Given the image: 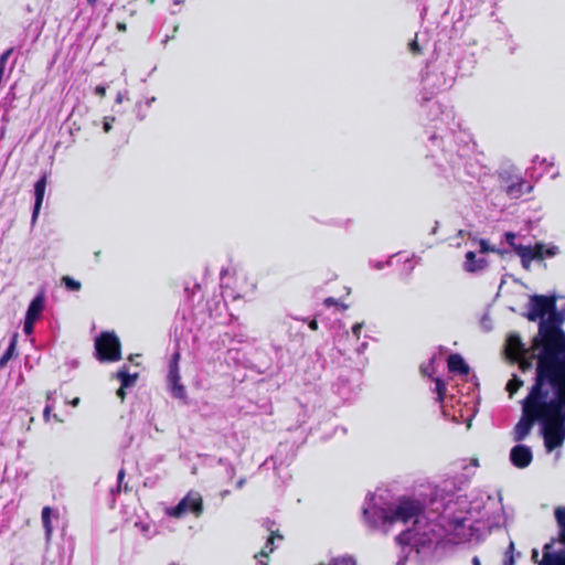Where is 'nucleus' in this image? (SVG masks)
<instances>
[{"instance_id": "obj_1", "label": "nucleus", "mask_w": 565, "mask_h": 565, "mask_svg": "<svg viewBox=\"0 0 565 565\" xmlns=\"http://www.w3.org/2000/svg\"><path fill=\"white\" fill-rule=\"evenodd\" d=\"M545 356L536 365L535 381L522 402V418L513 429L515 441L524 440L534 423L541 425V434L547 452L565 441V372Z\"/></svg>"}, {"instance_id": "obj_2", "label": "nucleus", "mask_w": 565, "mask_h": 565, "mask_svg": "<svg viewBox=\"0 0 565 565\" xmlns=\"http://www.w3.org/2000/svg\"><path fill=\"white\" fill-rule=\"evenodd\" d=\"M364 524L373 530L387 534L397 523L413 521V526L396 536V542L403 547V553L415 551L419 554L435 542L437 535L434 526L423 514L418 501L401 499L397 502H386L382 494H372L363 505Z\"/></svg>"}, {"instance_id": "obj_3", "label": "nucleus", "mask_w": 565, "mask_h": 565, "mask_svg": "<svg viewBox=\"0 0 565 565\" xmlns=\"http://www.w3.org/2000/svg\"><path fill=\"white\" fill-rule=\"evenodd\" d=\"M541 334L543 349L539 358V363H541L545 356H551L555 365L565 373V332L550 327L544 322L541 326Z\"/></svg>"}, {"instance_id": "obj_4", "label": "nucleus", "mask_w": 565, "mask_h": 565, "mask_svg": "<svg viewBox=\"0 0 565 565\" xmlns=\"http://www.w3.org/2000/svg\"><path fill=\"white\" fill-rule=\"evenodd\" d=\"M456 79V70L451 63L440 64L433 71L423 75L422 82L426 89L431 93L435 90H446L450 88Z\"/></svg>"}, {"instance_id": "obj_5", "label": "nucleus", "mask_w": 565, "mask_h": 565, "mask_svg": "<svg viewBox=\"0 0 565 565\" xmlns=\"http://www.w3.org/2000/svg\"><path fill=\"white\" fill-rule=\"evenodd\" d=\"M203 511L202 495L196 491H190L175 507L164 509L167 515L180 519L186 513H193L195 516L201 515Z\"/></svg>"}, {"instance_id": "obj_6", "label": "nucleus", "mask_w": 565, "mask_h": 565, "mask_svg": "<svg viewBox=\"0 0 565 565\" xmlns=\"http://www.w3.org/2000/svg\"><path fill=\"white\" fill-rule=\"evenodd\" d=\"M507 350L511 359L515 360L520 364V369L524 372L532 367V359H537V353L530 354L529 349L522 342L521 338L516 333H511L507 340Z\"/></svg>"}, {"instance_id": "obj_7", "label": "nucleus", "mask_w": 565, "mask_h": 565, "mask_svg": "<svg viewBox=\"0 0 565 565\" xmlns=\"http://www.w3.org/2000/svg\"><path fill=\"white\" fill-rule=\"evenodd\" d=\"M95 349L102 361H117L120 359V343L115 333H102L95 341Z\"/></svg>"}, {"instance_id": "obj_8", "label": "nucleus", "mask_w": 565, "mask_h": 565, "mask_svg": "<svg viewBox=\"0 0 565 565\" xmlns=\"http://www.w3.org/2000/svg\"><path fill=\"white\" fill-rule=\"evenodd\" d=\"M555 297H547L541 295H534L530 298L529 301V311L526 313V318L530 321H542L546 320L545 316L550 310L555 309Z\"/></svg>"}, {"instance_id": "obj_9", "label": "nucleus", "mask_w": 565, "mask_h": 565, "mask_svg": "<svg viewBox=\"0 0 565 565\" xmlns=\"http://www.w3.org/2000/svg\"><path fill=\"white\" fill-rule=\"evenodd\" d=\"M500 188L510 199H519L532 190V186L522 177L505 174H500Z\"/></svg>"}, {"instance_id": "obj_10", "label": "nucleus", "mask_w": 565, "mask_h": 565, "mask_svg": "<svg viewBox=\"0 0 565 565\" xmlns=\"http://www.w3.org/2000/svg\"><path fill=\"white\" fill-rule=\"evenodd\" d=\"M554 541L547 543L543 547V557L539 561V551L536 548L532 550V559L539 565H565V547H562L558 551L553 548Z\"/></svg>"}, {"instance_id": "obj_11", "label": "nucleus", "mask_w": 565, "mask_h": 565, "mask_svg": "<svg viewBox=\"0 0 565 565\" xmlns=\"http://www.w3.org/2000/svg\"><path fill=\"white\" fill-rule=\"evenodd\" d=\"M179 353L173 354L172 361L170 362L169 373L167 376L168 387L171 395L175 398L184 401L186 392L184 386L180 383V375L178 369Z\"/></svg>"}, {"instance_id": "obj_12", "label": "nucleus", "mask_w": 565, "mask_h": 565, "mask_svg": "<svg viewBox=\"0 0 565 565\" xmlns=\"http://www.w3.org/2000/svg\"><path fill=\"white\" fill-rule=\"evenodd\" d=\"M543 248L544 244H536L534 247L531 245H518L514 247V252L521 258L522 266L529 269L532 260L544 258Z\"/></svg>"}, {"instance_id": "obj_13", "label": "nucleus", "mask_w": 565, "mask_h": 565, "mask_svg": "<svg viewBox=\"0 0 565 565\" xmlns=\"http://www.w3.org/2000/svg\"><path fill=\"white\" fill-rule=\"evenodd\" d=\"M564 319H565L564 313L557 312L556 308H555V309L548 311V318L546 320L540 321L539 334L533 339V345H532V350L533 351H537V359L540 358V354H541L542 349H543V342H541V338H542L541 326H542V323L545 322L550 327H554V328H556L558 330H562L559 328V324L564 321ZM537 363H539V361L536 362V364Z\"/></svg>"}, {"instance_id": "obj_14", "label": "nucleus", "mask_w": 565, "mask_h": 565, "mask_svg": "<svg viewBox=\"0 0 565 565\" xmlns=\"http://www.w3.org/2000/svg\"><path fill=\"white\" fill-rule=\"evenodd\" d=\"M533 455L529 446L516 445L510 451V460L516 468L523 469L530 466Z\"/></svg>"}, {"instance_id": "obj_15", "label": "nucleus", "mask_w": 565, "mask_h": 565, "mask_svg": "<svg viewBox=\"0 0 565 565\" xmlns=\"http://www.w3.org/2000/svg\"><path fill=\"white\" fill-rule=\"evenodd\" d=\"M45 189H46V175H43L34 184L35 202H34V207H33V213H32L33 222L36 220L40 209L42 206L44 194H45Z\"/></svg>"}, {"instance_id": "obj_16", "label": "nucleus", "mask_w": 565, "mask_h": 565, "mask_svg": "<svg viewBox=\"0 0 565 565\" xmlns=\"http://www.w3.org/2000/svg\"><path fill=\"white\" fill-rule=\"evenodd\" d=\"M45 306V296L43 292H40L34 297V299L29 305V308L26 310L25 318L30 320L36 321L39 317L41 316L43 309Z\"/></svg>"}, {"instance_id": "obj_17", "label": "nucleus", "mask_w": 565, "mask_h": 565, "mask_svg": "<svg viewBox=\"0 0 565 565\" xmlns=\"http://www.w3.org/2000/svg\"><path fill=\"white\" fill-rule=\"evenodd\" d=\"M448 369L452 373H459L461 375H468L470 367L465 362L461 355L450 354L448 358Z\"/></svg>"}, {"instance_id": "obj_18", "label": "nucleus", "mask_w": 565, "mask_h": 565, "mask_svg": "<svg viewBox=\"0 0 565 565\" xmlns=\"http://www.w3.org/2000/svg\"><path fill=\"white\" fill-rule=\"evenodd\" d=\"M52 514L53 510L50 507H44L41 513L42 525L44 527L45 542L50 544L53 535V525H52Z\"/></svg>"}, {"instance_id": "obj_19", "label": "nucleus", "mask_w": 565, "mask_h": 565, "mask_svg": "<svg viewBox=\"0 0 565 565\" xmlns=\"http://www.w3.org/2000/svg\"><path fill=\"white\" fill-rule=\"evenodd\" d=\"M134 526L143 537L148 540L158 534L156 525L149 520H138L135 522Z\"/></svg>"}, {"instance_id": "obj_20", "label": "nucleus", "mask_w": 565, "mask_h": 565, "mask_svg": "<svg viewBox=\"0 0 565 565\" xmlns=\"http://www.w3.org/2000/svg\"><path fill=\"white\" fill-rule=\"evenodd\" d=\"M486 266V259L479 258L473 252H468L466 254L465 269L470 273H475L477 270L482 269Z\"/></svg>"}, {"instance_id": "obj_21", "label": "nucleus", "mask_w": 565, "mask_h": 565, "mask_svg": "<svg viewBox=\"0 0 565 565\" xmlns=\"http://www.w3.org/2000/svg\"><path fill=\"white\" fill-rule=\"evenodd\" d=\"M555 518L561 529L559 542L565 547V507H558L555 509Z\"/></svg>"}, {"instance_id": "obj_22", "label": "nucleus", "mask_w": 565, "mask_h": 565, "mask_svg": "<svg viewBox=\"0 0 565 565\" xmlns=\"http://www.w3.org/2000/svg\"><path fill=\"white\" fill-rule=\"evenodd\" d=\"M116 377L120 381L122 387H131L137 381V374H129L126 369L119 370Z\"/></svg>"}, {"instance_id": "obj_23", "label": "nucleus", "mask_w": 565, "mask_h": 565, "mask_svg": "<svg viewBox=\"0 0 565 565\" xmlns=\"http://www.w3.org/2000/svg\"><path fill=\"white\" fill-rule=\"evenodd\" d=\"M15 347H17V335H14L11 341H10V344L8 347V349L6 350V352L3 353V355L1 356L0 359V367H4L7 365V363L13 358V355L15 354Z\"/></svg>"}, {"instance_id": "obj_24", "label": "nucleus", "mask_w": 565, "mask_h": 565, "mask_svg": "<svg viewBox=\"0 0 565 565\" xmlns=\"http://www.w3.org/2000/svg\"><path fill=\"white\" fill-rule=\"evenodd\" d=\"M523 386V381L519 379L516 375H514L507 384V390L510 393V396H512L520 387Z\"/></svg>"}, {"instance_id": "obj_25", "label": "nucleus", "mask_w": 565, "mask_h": 565, "mask_svg": "<svg viewBox=\"0 0 565 565\" xmlns=\"http://www.w3.org/2000/svg\"><path fill=\"white\" fill-rule=\"evenodd\" d=\"M276 537H278L279 540H281V539H282V536H281V535H279V534H276V535H275L274 533H271V535H270V536L268 537V540H267V543H266L265 547H264V548L260 551V553H259V554H260V557H267V556H268V553H271V552L274 551L273 542H274V540H275Z\"/></svg>"}, {"instance_id": "obj_26", "label": "nucleus", "mask_w": 565, "mask_h": 565, "mask_svg": "<svg viewBox=\"0 0 565 565\" xmlns=\"http://www.w3.org/2000/svg\"><path fill=\"white\" fill-rule=\"evenodd\" d=\"M62 281L64 284V286L68 289V290H72V291H78L81 289V282L73 279L72 277H68V276H64L62 278Z\"/></svg>"}, {"instance_id": "obj_27", "label": "nucleus", "mask_w": 565, "mask_h": 565, "mask_svg": "<svg viewBox=\"0 0 565 565\" xmlns=\"http://www.w3.org/2000/svg\"><path fill=\"white\" fill-rule=\"evenodd\" d=\"M436 392L438 394V399L441 402L446 393V384L440 379L436 380Z\"/></svg>"}, {"instance_id": "obj_28", "label": "nucleus", "mask_w": 565, "mask_h": 565, "mask_svg": "<svg viewBox=\"0 0 565 565\" xmlns=\"http://www.w3.org/2000/svg\"><path fill=\"white\" fill-rule=\"evenodd\" d=\"M559 253L558 250V247L555 246V245H552V246H545L544 245V248H543V255L544 257H554L556 256L557 254Z\"/></svg>"}, {"instance_id": "obj_29", "label": "nucleus", "mask_w": 565, "mask_h": 565, "mask_svg": "<svg viewBox=\"0 0 565 565\" xmlns=\"http://www.w3.org/2000/svg\"><path fill=\"white\" fill-rule=\"evenodd\" d=\"M408 49L414 55L422 54V47L419 46L417 36L408 44Z\"/></svg>"}, {"instance_id": "obj_30", "label": "nucleus", "mask_w": 565, "mask_h": 565, "mask_svg": "<svg viewBox=\"0 0 565 565\" xmlns=\"http://www.w3.org/2000/svg\"><path fill=\"white\" fill-rule=\"evenodd\" d=\"M513 550H514V544H513V542H510L509 551H508L505 559H504V565H514V557L512 554H509L510 552H513Z\"/></svg>"}, {"instance_id": "obj_31", "label": "nucleus", "mask_w": 565, "mask_h": 565, "mask_svg": "<svg viewBox=\"0 0 565 565\" xmlns=\"http://www.w3.org/2000/svg\"><path fill=\"white\" fill-rule=\"evenodd\" d=\"M34 322H35L34 320H30V319L25 318L24 323H23V331L25 334H31L33 332Z\"/></svg>"}, {"instance_id": "obj_32", "label": "nucleus", "mask_w": 565, "mask_h": 565, "mask_svg": "<svg viewBox=\"0 0 565 565\" xmlns=\"http://www.w3.org/2000/svg\"><path fill=\"white\" fill-rule=\"evenodd\" d=\"M115 121V117L107 116L104 118L103 129L105 132H109L111 129V124Z\"/></svg>"}, {"instance_id": "obj_33", "label": "nucleus", "mask_w": 565, "mask_h": 565, "mask_svg": "<svg viewBox=\"0 0 565 565\" xmlns=\"http://www.w3.org/2000/svg\"><path fill=\"white\" fill-rule=\"evenodd\" d=\"M515 239V234L511 233V232H508L505 233V241L507 243L514 249L515 246H518L519 244H516L514 242Z\"/></svg>"}, {"instance_id": "obj_34", "label": "nucleus", "mask_w": 565, "mask_h": 565, "mask_svg": "<svg viewBox=\"0 0 565 565\" xmlns=\"http://www.w3.org/2000/svg\"><path fill=\"white\" fill-rule=\"evenodd\" d=\"M362 328H363V323H362V322H358V323H355V324L352 327V333H353V335H354L356 339H360Z\"/></svg>"}, {"instance_id": "obj_35", "label": "nucleus", "mask_w": 565, "mask_h": 565, "mask_svg": "<svg viewBox=\"0 0 565 565\" xmlns=\"http://www.w3.org/2000/svg\"><path fill=\"white\" fill-rule=\"evenodd\" d=\"M124 478H125V470L120 469L118 472V476H117L118 486L116 488V492H120ZM113 492H115V490H113Z\"/></svg>"}, {"instance_id": "obj_36", "label": "nucleus", "mask_w": 565, "mask_h": 565, "mask_svg": "<svg viewBox=\"0 0 565 565\" xmlns=\"http://www.w3.org/2000/svg\"><path fill=\"white\" fill-rule=\"evenodd\" d=\"M52 409H53V405L46 403V406H45L44 412H43V417H44V419L46 422L50 419Z\"/></svg>"}, {"instance_id": "obj_37", "label": "nucleus", "mask_w": 565, "mask_h": 565, "mask_svg": "<svg viewBox=\"0 0 565 565\" xmlns=\"http://www.w3.org/2000/svg\"><path fill=\"white\" fill-rule=\"evenodd\" d=\"M95 93H96L97 95H99L100 97H104V96H105V94H106V87H105V86H103V85H98V86H96V88H95Z\"/></svg>"}, {"instance_id": "obj_38", "label": "nucleus", "mask_w": 565, "mask_h": 565, "mask_svg": "<svg viewBox=\"0 0 565 565\" xmlns=\"http://www.w3.org/2000/svg\"><path fill=\"white\" fill-rule=\"evenodd\" d=\"M480 248L482 253L490 250L488 243L484 239L480 241Z\"/></svg>"}, {"instance_id": "obj_39", "label": "nucleus", "mask_w": 565, "mask_h": 565, "mask_svg": "<svg viewBox=\"0 0 565 565\" xmlns=\"http://www.w3.org/2000/svg\"><path fill=\"white\" fill-rule=\"evenodd\" d=\"M125 388H126V387H122V385H121V386L118 388V391H117V396H118L121 401H124V398H125Z\"/></svg>"}, {"instance_id": "obj_40", "label": "nucleus", "mask_w": 565, "mask_h": 565, "mask_svg": "<svg viewBox=\"0 0 565 565\" xmlns=\"http://www.w3.org/2000/svg\"><path fill=\"white\" fill-rule=\"evenodd\" d=\"M407 557H408V556H407L406 554H404L403 556H401V557L398 558V561L396 562V565H405V564H406V562H407Z\"/></svg>"}, {"instance_id": "obj_41", "label": "nucleus", "mask_w": 565, "mask_h": 565, "mask_svg": "<svg viewBox=\"0 0 565 565\" xmlns=\"http://www.w3.org/2000/svg\"><path fill=\"white\" fill-rule=\"evenodd\" d=\"M127 29L126 24L124 22H118L117 23V30L118 31H121V32H125Z\"/></svg>"}, {"instance_id": "obj_42", "label": "nucleus", "mask_w": 565, "mask_h": 565, "mask_svg": "<svg viewBox=\"0 0 565 565\" xmlns=\"http://www.w3.org/2000/svg\"><path fill=\"white\" fill-rule=\"evenodd\" d=\"M324 303H326L327 306H332V305H335V303H337V300H335L334 298H331V297H330V298H327V299L324 300Z\"/></svg>"}, {"instance_id": "obj_43", "label": "nucleus", "mask_w": 565, "mask_h": 565, "mask_svg": "<svg viewBox=\"0 0 565 565\" xmlns=\"http://www.w3.org/2000/svg\"><path fill=\"white\" fill-rule=\"evenodd\" d=\"M309 328L311 330H317L318 329V322L316 320H311L310 323H309Z\"/></svg>"}, {"instance_id": "obj_44", "label": "nucleus", "mask_w": 565, "mask_h": 565, "mask_svg": "<svg viewBox=\"0 0 565 565\" xmlns=\"http://www.w3.org/2000/svg\"><path fill=\"white\" fill-rule=\"evenodd\" d=\"M124 100V95L122 93H118L117 96H116V103L117 104H121Z\"/></svg>"}, {"instance_id": "obj_45", "label": "nucleus", "mask_w": 565, "mask_h": 565, "mask_svg": "<svg viewBox=\"0 0 565 565\" xmlns=\"http://www.w3.org/2000/svg\"><path fill=\"white\" fill-rule=\"evenodd\" d=\"M244 484H245V479H244V478H242V479H239V480L236 482V488H237V489H242Z\"/></svg>"}, {"instance_id": "obj_46", "label": "nucleus", "mask_w": 565, "mask_h": 565, "mask_svg": "<svg viewBox=\"0 0 565 565\" xmlns=\"http://www.w3.org/2000/svg\"><path fill=\"white\" fill-rule=\"evenodd\" d=\"M53 395H54V393H53V392L47 393V395H46V402H47L49 404H52L51 402H53Z\"/></svg>"}, {"instance_id": "obj_47", "label": "nucleus", "mask_w": 565, "mask_h": 565, "mask_svg": "<svg viewBox=\"0 0 565 565\" xmlns=\"http://www.w3.org/2000/svg\"><path fill=\"white\" fill-rule=\"evenodd\" d=\"M78 403H79V398L78 397H75L73 401H71V405L74 406V407L77 406Z\"/></svg>"}, {"instance_id": "obj_48", "label": "nucleus", "mask_w": 565, "mask_h": 565, "mask_svg": "<svg viewBox=\"0 0 565 565\" xmlns=\"http://www.w3.org/2000/svg\"><path fill=\"white\" fill-rule=\"evenodd\" d=\"M383 266H384V264H383V263H381V262H377V263H375V265H374V267H375L377 270L382 269V268H383Z\"/></svg>"}, {"instance_id": "obj_49", "label": "nucleus", "mask_w": 565, "mask_h": 565, "mask_svg": "<svg viewBox=\"0 0 565 565\" xmlns=\"http://www.w3.org/2000/svg\"><path fill=\"white\" fill-rule=\"evenodd\" d=\"M472 564H473V565H481L480 559H479L477 556H475V557L472 558Z\"/></svg>"}, {"instance_id": "obj_50", "label": "nucleus", "mask_w": 565, "mask_h": 565, "mask_svg": "<svg viewBox=\"0 0 565 565\" xmlns=\"http://www.w3.org/2000/svg\"><path fill=\"white\" fill-rule=\"evenodd\" d=\"M430 141H431L433 143H437V141H438L437 136H436V135H433V136L430 137Z\"/></svg>"}, {"instance_id": "obj_51", "label": "nucleus", "mask_w": 565, "mask_h": 565, "mask_svg": "<svg viewBox=\"0 0 565 565\" xmlns=\"http://www.w3.org/2000/svg\"><path fill=\"white\" fill-rule=\"evenodd\" d=\"M154 100H156V98H154V97L149 98V99L146 102L147 106H150Z\"/></svg>"}, {"instance_id": "obj_52", "label": "nucleus", "mask_w": 565, "mask_h": 565, "mask_svg": "<svg viewBox=\"0 0 565 565\" xmlns=\"http://www.w3.org/2000/svg\"><path fill=\"white\" fill-rule=\"evenodd\" d=\"M87 2L92 6V7H95L96 3H97V0H87Z\"/></svg>"}, {"instance_id": "obj_53", "label": "nucleus", "mask_w": 565, "mask_h": 565, "mask_svg": "<svg viewBox=\"0 0 565 565\" xmlns=\"http://www.w3.org/2000/svg\"><path fill=\"white\" fill-rule=\"evenodd\" d=\"M228 493H230V491H228V490H224V491H222V492H221V495H222V498H224V497H226Z\"/></svg>"}, {"instance_id": "obj_54", "label": "nucleus", "mask_w": 565, "mask_h": 565, "mask_svg": "<svg viewBox=\"0 0 565 565\" xmlns=\"http://www.w3.org/2000/svg\"><path fill=\"white\" fill-rule=\"evenodd\" d=\"M258 563H259L258 565H267V563L264 562L263 559H259Z\"/></svg>"}, {"instance_id": "obj_55", "label": "nucleus", "mask_w": 565, "mask_h": 565, "mask_svg": "<svg viewBox=\"0 0 565 565\" xmlns=\"http://www.w3.org/2000/svg\"><path fill=\"white\" fill-rule=\"evenodd\" d=\"M451 115H452V114H451V110H449V111L446 114V117H447V118H449V117H451Z\"/></svg>"}, {"instance_id": "obj_56", "label": "nucleus", "mask_w": 565, "mask_h": 565, "mask_svg": "<svg viewBox=\"0 0 565 565\" xmlns=\"http://www.w3.org/2000/svg\"><path fill=\"white\" fill-rule=\"evenodd\" d=\"M472 465L478 466V460H477V459H475V460L472 461Z\"/></svg>"}, {"instance_id": "obj_57", "label": "nucleus", "mask_w": 565, "mask_h": 565, "mask_svg": "<svg viewBox=\"0 0 565 565\" xmlns=\"http://www.w3.org/2000/svg\"><path fill=\"white\" fill-rule=\"evenodd\" d=\"M174 3H175V4H180V3H181V1H180V0H175V1H174Z\"/></svg>"}, {"instance_id": "obj_58", "label": "nucleus", "mask_w": 565, "mask_h": 565, "mask_svg": "<svg viewBox=\"0 0 565 565\" xmlns=\"http://www.w3.org/2000/svg\"><path fill=\"white\" fill-rule=\"evenodd\" d=\"M55 420L61 422L57 417V415H54Z\"/></svg>"}, {"instance_id": "obj_59", "label": "nucleus", "mask_w": 565, "mask_h": 565, "mask_svg": "<svg viewBox=\"0 0 565 565\" xmlns=\"http://www.w3.org/2000/svg\"><path fill=\"white\" fill-rule=\"evenodd\" d=\"M156 0H148L149 3H153Z\"/></svg>"}]
</instances>
